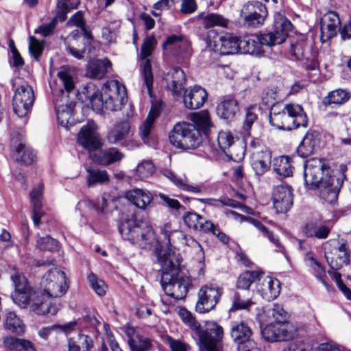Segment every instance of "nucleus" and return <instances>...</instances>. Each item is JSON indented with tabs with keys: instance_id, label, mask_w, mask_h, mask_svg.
<instances>
[{
	"instance_id": "nucleus-1",
	"label": "nucleus",
	"mask_w": 351,
	"mask_h": 351,
	"mask_svg": "<svg viewBox=\"0 0 351 351\" xmlns=\"http://www.w3.org/2000/svg\"><path fill=\"white\" fill-rule=\"evenodd\" d=\"M347 167L340 165L339 175L332 173L330 167L320 158H311L304 167V184L308 189H319L320 196L328 204H335L343 184Z\"/></svg>"
},
{
	"instance_id": "nucleus-2",
	"label": "nucleus",
	"mask_w": 351,
	"mask_h": 351,
	"mask_svg": "<svg viewBox=\"0 0 351 351\" xmlns=\"http://www.w3.org/2000/svg\"><path fill=\"white\" fill-rule=\"evenodd\" d=\"M191 121L177 123L169 132V141L174 147L183 150L195 149L202 143V135L208 137L213 125L208 111L193 113Z\"/></svg>"
},
{
	"instance_id": "nucleus-3",
	"label": "nucleus",
	"mask_w": 351,
	"mask_h": 351,
	"mask_svg": "<svg viewBox=\"0 0 351 351\" xmlns=\"http://www.w3.org/2000/svg\"><path fill=\"white\" fill-rule=\"evenodd\" d=\"M84 90L86 98L90 101L95 110L104 108L111 111L120 110L127 101L126 88L117 80L106 82L101 93L92 83L88 84Z\"/></svg>"
},
{
	"instance_id": "nucleus-4",
	"label": "nucleus",
	"mask_w": 351,
	"mask_h": 351,
	"mask_svg": "<svg viewBox=\"0 0 351 351\" xmlns=\"http://www.w3.org/2000/svg\"><path fill=\"white\" fill-rule=\"evenodd\" d=\"M98 127L93 120L83 125L77 135V142L90 153V157L96 163L108 166L121 161L123 154L115 147L101 149V142L97 131Z\"/></svg>"
},
{
	"instance_id": "nucleus-5",
	"label": "nucleus",
	"mask_w": 351,
	"mask_h": 351,
	"mask_svg": "<svg viewBox=\"0 0 351 351\" xmlns=\"http://www.w3.org/2000/svg\"><path fill=\"white\" fill-rule=\"evenodd\" d=\"M167 89L174 97L182 96L184 106L190 110L200 108L208 99L206 90L199 86L184 90L185 73L179 67L172 69L164 77Z\"/></svg>"
},
{
	"instance_id": "nucleus-6",
	"label": "nucleus",
	"mask_w": 351,
	"mask_h": 351,
	"mask_svg": "<svg viewBox=\"0 0 351 351\" xmlns=\"http://www.w3.org/2000/svg\"><path fill=\"white\" fill-rule=\"evenodd\" d=\"M291 21L286 17L278 15L274 21L273 32L257 36L256 40L250 38L241 39V53L261 56L264 53L263 46L271 47L284 43L288 32L292 29Z\"/></svg>"
},
{
	"instance_id": "nucleus-7",
	"label": "nucleus",
	"mask_w": 351,
	"mask_h": 351,
	"mask_svg": "<svg viewBox=\"0 0 351 351\" xmlns=\"http://www.w3.org/2000/svg\"><path fill=\"white\" fill-rule=\"evenodd\" d=\"M119 231L124 240L142 249L146 247L153 233L152 227L147 222L132 218L122 221L119 226Z\"/></svg>"
},
{
	"instance_id": "nucleus-8",
	"label": "nucleus",
	"mask_w": 351,
	"mask_h": 351,
	"mask_svg": "<svg viewBox=\"0 0 351 351\" xmlns=\"http://www.w3.org/2000/svg\"><path fill=\"white\" fill-rule=\"evenodd\" d=\"M20 78L11 80L12 88H15L12 99L14 112L19 117H25L31 110L35 96L32 88L27 83L19 84Z\"/></svg>"
},
{
	"instance_id": "nucleus-9",
	"label": "nucleus",
	"mask_w": 351,
	"mask_h": 351,
	"mask_svg": "<svg viewBox=\"0 0 351 351\" xmlns=\"http://www.w3.org/2000/svg\"><path fill=\"white\" fill-rule=\"evenodd\" d=\"M41 286L43 296L56 298L62 297L68 290L66 274L57 268H51L43 276Z\"/></svg>"
},
{
	"instance_id": "nucleus-10",
	"label": "nucleus",
	"mask_w": 351,
	"mask_h": 351,
	"mask_svg": "<svg viewBox=\"0 0 351 351\" xmlns=\"http://www.w3.org/2000/svg\"><path fill=\"white\" fill-rule=\"evenodd\" d=\"M197 335L204 351H222L223 327L215 322H206V329L199 330Z\"/></svg>"
},
{
	"instance_id": "nucleus-11",
	"label": "nucleus",
	"mask_w": 351,
	"mask_h": 351,
	"mask_svg": "<svg viewBox=\"0 0 351 351\" xmlns=\"http://www.w3.org/2000/svg\"><path fill=\"white\" fill-rule=\"evenodd\" d=\"M230 334L238 351H252L256 348L253 331L247 324L243 322H232Z\"/></svg>"
},
{
	"instance_id": "nucleus-12",
	"label": "nucleus",
	"mask_w": 351,
	"mask_h": 351,
	"mask_svg": "<svg viewBox=\"0 0 351 351\" xmlns=\"http://www.w3.org/2000/svg\"><path fill=\"white\" fill-rule=\"evenodd\" d=\"M156 44V40L154 36L150 35L146 36L142 44L140 54L141 59L144 60V62L141 68V75L147 93L150 97H152L153 95V73L151 62L147 58L152 53Z\"/></svg>"
},
{
	"instance_id": "nucleus-13",
	"label": "nucleus",
	"mask_w": 351,
	"mask_h": 351,
	"mask_svg": "<svg viewBox=\"0 0 351 351\" xmlns=\"http://www.w3.org/2000/svg\"><path fill=\"white\" fill-rule=\"evenodd\" d=\"M267 15L266 5L257 1H248L241 11L244 25L247 27L257 28L262 26Z\"/></svg>"
},
{
	"instance_id": "nucleus-14",
	"label": "nucleus",
	"mask_w": 351,
	"mask_h": 351,
	"mask_svg": "<svg viewBox=\"0 0 351 351\" xmlns=\"http://www.w3.org/2000/svg\"><path fill=\"white\" fill-rule=\"evenodd\" d=\"M161 284L166 295L180 300L186 296L191 280L188 276L180 274L168 277L167 280L161 279Z\"/></svg>"
},
{
	"instance_id": "nucleus-15",
	"label": "nucleus",
	"mask_w": 351,
	"mask_h": 351,
	"mask_svg": "<svg viewBox=\"0 0 351 351\" xmlns=\"http://www.w3.org/2000/svg\"><path fill=\"white\" fill-rule=\"evenodd\" d=\"M12 157L17 162L25 165H31L36 158V154L26 145L25 140L19 133H13L11 138Z\"/></svg>"
},
{
	"instance_id": "nucleus-16",
	"label": "nucleus",
	"mask_w": 351,
	"mask_h": 351,
	"mask_svg": "<svg viewBox=\"0 0 351 351\" xmlns=\"http://www.w3.org/2000/svg\"><path fill=\"white\" fill-rule=\"evenodd\" d=\"M219 288L204 286L198 291V300L195 311L199 313H206L215 308L221 296Z\"/></svg>"
},
{
	"instance_id": "nucleus-17",
	"label": "nucleus",
	"mask_w": 351,
	"mask_h": 351,
	"mask_svg": "<svg viewBox=\"0 0 351 351\" xmlns=\"http://www.w3.org/2000/svg\"><path fill=\"white\" fill-rule=\"evenodd\" d=\"M341 20L338 14L329 11L324 14L320 21V40L326 43L334 38L339 31Z\"/></svg>"
},
{
	"instance_id": "nucleus-18",
	"label": "nucleus",
	"mask_w": 351,
	"mask_h": 351,
	"mask_svg": "<svg viewBox=\"0 0 351 351\" xmlns=\"http://www.w3.org/2000/svg\"><path fill=\"white\" fill-rule=\"evenodd\" d=\"M11 280L14 287V291L12 293L14 302L19 305L27 304L31 300L32 290L28 285L26 278L16 272L11 276Z\"/></svg>"
},
{
	"instance_id": "nucleus-19",
	"label": "nucleus",
	"mask_w": 351,
	"mask_h": 351,
	"mask_svg": "<svg viewBox=\"0 0 351 351\" xmlns=\"http://www.w3.org/2000/svg\"><path fill=\"white\" fill-rule=\"evenodd\" d=\"M274 208L278 213H285L293 204V194L289 186L278 185L274 188L272 194Z\"/></svg>"
},
{
	"instance_id": "nucleus-20",
	"label": "nucleus",
	"mask_w": 351,
	"mask_h": 351,
	"mask_svg": "<svg viewBox=\"0 0 351 351\" xmlns=\"http://www.w3.org/2000/svg\"><path fill=\"white\" fill-rule=\"evenodd\" d=\"M240 110L239 103L232 95L222 97L217 104L216 112L217 115L226 120H232Z\"/></svg>"
},
{
	"instance_id": "nucleus-21",
	"label": "nucleus",
	"mask_w": 351,
	"mask_h": 351,
	"mask_svg": "<svg viewBox=\"0 0 351 351\" xmlns=\"http://www.w3.org/2000/svg\"><path fill=\"white\" fill-rule=\"evenodd\" d=\"M334 250V253L332 252H326L325 257L331 269L338 270L344 265L349 263L350 251L346 242L341 243Z\"/></svg>"
},
{
	"instance_id": "nucleus-22",
	"label": "nucleus",
	"mask_w": 351,
	"mask_h": 351,
	"mask_svg": "<svg viewBox=\"0 0 351 351\" xmlns=\"http://www.w3.org/2000/svg\"><path fill=\"white\" fill-rule=\"evenodd\" d=\"M285 109L289 119L291 130L307 127L308 117L301 105L290 103L285 105Z\"/></svg>"
},
{
	"instance_id": "nucleus-23",
	"label": "nucleus",
	"mask_w": 351,
	"mask_h": 351,
	"mask_svg": "<svg viewBox=\"0 0 351 351\" xmlns=\"http://www.w3.org/2000/svg\"><path fill=\"white\" fill-rule=\"evenodd\" d=\"M319 147V134L315 131H308L297 149L301 158H307L314 154Z\"/></svg>"
},
{
	"instance_id": "nucleus-24",
	"label": "nucleus",
	"mask_w": 351,
	"mask_h": 351,
	"mask_svg": "<svg viewBox=\"0 0 351 351\" xmlns=\"http://www.w3.org/2000/svg\"><path fill=\"white\" fill-rule=\"evenodd\" d=\"M131 123L128 120L117 122L107 134V140L111 144H122L130 136Z\"/></svg>"
},
{
	"instance_id": "nucleus-25",
	"label": "nucleus",
	"mask_w": 351,
	"mask_h": 351,
	"mask_svg": "<svg viewBox=\"0 0 351 351\" xmlns=\"http://www.w3.org/2000/svg\"><path fill=\"white\" fill-rule=\"evenodd\" d=\"M257 290L264 300H274L280 293V283L276 278L266 276L258 285Z\"/></svg>"
},
{
	"instance_id": "nucleus-26",
	"label": "nucleus",
	"mask_w": 351,
	"mask_h": 351,
	"mask_svg": "<svg viewBox=\"0 0 351 351\" xmlns=\"http://www.w3.org/2000/svg\"><path fill=\"white\" fill-rule=\"evenodd\" d=\"M162 102H156L152 104L150 111L139 128L140 136L145 143H149L151 131L156 119L160 115Z\"/></svg>"
},
{
	"instance_id": "nucleus-27",
	"label": "nucleus",
	"mask_w": 351,
	"mask_h": 351,
	"mask_svg": "<svg viewBox=\"0 0 351 351\" xmlns=\"http://www.w3.org/2000/svg\"><path fill=\"white\" fill-rule=\"evenodd\" d=\"M283 108L279 104H274L270 109L269 121L271 125L282 130H291L289 119Z\"/></svg>"
},
{
	"instance_id": "nucleus-28",
	"label": "nucleus",
	"mask_w": 351,
	"mask_h": 351,
	"mask_svg": "<svg viewBox=\"0 0 351 351\" xmlns=\"http://www.w3.org/2000/svg\"><path fill=\"white\" fill-rule=\"evenodd\" d=\"M184 224L190 229L206 232L213 227V222L195 212H188L183 216Z\"/></svg>"
},
{
	"instance_id": "nucleus-29",
	"label": "nucleus",
	"mask_w": 351,
	"mask_h": 351,
	"mask_svg": "<svg viewBox=\"0 0 351 351\" xmlns=\"http://www.w3.org/2000/svg\"><path fill=\"white\" fill-rule=\"evenodd\" d=\"M158 261L162 269V279L180 275V263L174 254H165L158 258Z\"/></svg>"
},
{
	"instance_id": "nucleus-30",
	"label": "nucleus",
	"mask_w": 351,
	"mask_h": 351,
	"mask_svg": "<svg viewBox=\"0 0 351 351\" xmlns=\"http://www.w3.org/2000/svg\"><path fill=\"white\" fill-rule=\"evenodd\" d=\"M271 159V152L267 149L253 153L251 165L256 175L262 176L269 169Z\"/></svg>"
},
{
	"instance_id": "nucleus-31",
	"label": "nucleus",
	"mask_w": 351,
	"mask_h": 351,
	"mask_svg": "<svg viewBox=\"0 0 351 351\" xmlns=\"http://www.w3.org/2000/svg\"><path fill=\"white\" fill-rule=\"evenodd\" d=\"M112 64L107 58L92 60L87 65L86 76L90 78L100 80L110 72Z\"/></svg>"
},
{
	"instance_id": "nucleus-32",
	"label": "nucleus",
	"mask_w": 351,
	"mask_h": 351,
	"mask_svg": "<svg viewBox=\"0 0 351 351\" xmlns=\"http://www.w3.org/2000/svg\"><path fill=\"white\" fill-rule=\"evenodd\" d=\"M331 228L320 221H311L303 228V233L307 237L325 239L330 232Z\"/></svg>"
},
{
	"instance_id": "nucleus-33",
	"label": "nucleus",
	"mask_w": 351,
	"mask_h": 351,
	"mask_svg": "<svg viewBox=\"0 0 351 351\" xmlns=\"http://www.w3.org/2000/svg\"><path fill=\"white\" fill-rule=\"evenodd\" d=\"M199 201L202 203L215 207L230 206L234 208H239L247 214H252V209L251 208L239 202L235 199L227 197H223L221 199L202 198L199 199Z\"/></svg>"
},
{
	"instance_id": "nucleus-34",
	"label": "nucleus",
	"mask_w": 351,
	"mask_h": 351,
	"mask_svg": "<svg viewBox=\"0 0 351 351\" xmlns=\"http://www.w3.org/2000/svg\"><path fill=\"white\" fill-rule=\"evenodd\" d=\"M241 38L232 34L221 36L217 44L219 46V51L222 55L240 53Z\"/></svg>"
},
{
	"instance_id": "nucleus-35",
	"label": "nucleus",
	"mask_w": 351,
	"mask_h": 351,
	"mask_svg": "<svg viewBox=\"0 0 351 351\" xmlns=\"http://www.w3.org/2000/svg\"><path fill=\"white\" fill-rule=\"evenodd\" d=\"M125 195L132 204L141 209H145L153 199L149 191L138 188L128 191Z\"/></svg>"
},
{
	"instance_id": "nucleus-36",
	"label": "nucleus",
	"mask_w": 351,
	"mask_h": 351,
	"mask_svg": "<svg viewBox=\"0 0 351 351\" xmlns=\"http://www.w3.org/2000/svg\"><path fill=\"white\" fill-rule=\"evenodd\" d=\"M93 345V338L82 332L68 340L69 351H90Z\"/></svg>"
},
{
	"instance_id": "nucleus-37",
	"label": "nucleus",
	"mask_w": 351,
	"mask_h": 351,
	"mask_svg": "<svg viewBox=\"0 0 351 351\" xmlns=\"http://www.w3.org/2000/svg\"><path fill=\"white\" fill-rule=\"evenodd\" d=\"M43 191V184H40L38 188L34 189L30 193V198L32 204V220L35 226L40 223V220L44 213L42 210L41 197Z\"/></svg>"
},
{
	"instance_id": "nucleus-38",
	"label": "nucleus",
	"mask_w": 351,
	"mask_h": 351,
	"mask_svg": "<svg viewBox=\"0 0 351 351\" xmlns=\"http://www.w3.org/2000/svg\"><path fill=\"white\" fill-rule=\"evenodd\" d=\"M350 98V94L346 90L337 89L330 92L324 97L322 104L326 108L328 107L340 106Z\"/></svg>"
},
{
	"instance_id": "nucleus-39",
	"label": "nucleus",
	"mask_w": 351,
	"mask_h": 351,
	"mask_svg": "<svg viewBox=\"0 0 351 351\" xmlns=\"http://www.w3.org/2000/svg\"><path fill=\"white\" fill-rule=\"evenodd\" d=\"M263 272L258 270L245 271L241 273L237 280L236 287L239 289L247 291L249 294V289L253 282L261 280Z\"/></svg>"
},
{
	"instance_id": "nucleus-40",
	"label": "nucleus",
	"mask_w": 351,
	"mask_h": 351,
	"mask_svg": "<svg viewBox=\"0 0 351 351\" xmlns=\"http://www.w3.org/2000/svg\"><path fill=\"white\" fill-rule=\"evenodd\" d=\"M86 184L88 187H94L108 183L109 175L106 170L94 168H86Z\"/></svg>"
},
{
	"instance_id": "nucleus-41",
	"label": "nucleus",
	"mask_w": 351,
	"mask_h": 351,
	"mask_svg": "<svg viewBox=\"0 0 351 351\" xmlns=\"http://www.w3.org/2000/svg\"><path fill=\"white\" fill-rule=\"evenodd\" d=\"M217 143L219 148L228 156L233 157L235 148L234 137L230 132L221 131L218 133Z\"/></svg>"
},
{
	"instance_id": "nucleus-42",
	"label": "nucleus",
	"mask_w": 351,
	"mask_h": 351,
	"mask_svg": "<svg viewBox=\"0 0 351 351\" xmlns=\"http://www.w3.org/2000/svg\"><path fill=\"white\" fill-rule=\"evenodd\" d=\"M75 106V104L71 101L69 104L60 105L56 107L57 119L60 125L65 128H69L73 124L71 119Z\"/></svg>"
},
{
	"instance_id": "nucleus-43",
	"label": "nucleus",
	"mask_w": 351,
	"mask_h": 351,
	"mask_svg": "<svg viewBox=\"0 0 351 351\" xmlns=\"http://www.w3.org/2000/svg\"><path fill=\"white\" fill-rule=\"evenodd\" d=\"M274 171L279 176L286 178L292 175L293 167L291 158L287 156H282L274 158L273 162Z\"/></svg>"
},
{
	"instance_id": "nucleus-44",
	"label": "nucleus",
	"mask_w": 351,
	"mask_h": 351,
	"mask_svg": "<svg viewBox=\"0 0 351 351\" xmlns=\"http://www.w3.org/2000/svg\"><path fill=\"white\" fill-rule=\"evenodd\" d=\"M4 346L15 351H36L33 343L23 339L7 337L3 340Z\"/></svg>"
},
{
	"instance_id": "nucleus-45",
	"label": "nucleus",
	"mask_w": 351,
	"mask_h": 351,
	"mask_svg": "<svg viewBox=\"0 0 351 351\" xmlns=\"http://www.w3.org/2000/svg\"><path fill=\"white\" fill-rule=\"evenodd\" d=\"M57 75L59 82L64 88V89H60L61 93H63L64 90L68 94H69L75 90V83L71 71L69 69L65 67H62L58 72Z\"/></svg>"
},
{
	"instance_id": "nucleus-46",
	"label": "nucleus",
	"mask_w": 351,
	"mask_h": 351,
	"mask_svg": "<svg viewBox=\"0 0 351 351\" xmlns=\"http://www.w3.org/2000/svg\"><path fill=\"white\" fill-rule=\"evenodd\" d=\"M128 343L131 351H149L152 346V343L149 338L140 335L129 337Z\"/></svg>"
},
{
	"instance_id": "nucleus-47",
	"label": "nucleus",
	"mask_w": 351,
	"mask_h": 351,
	"mask_svg": "<svg viewBox=\"0 0 351 351\" xmlns=\"http://www.w3.org/2000/svg\"><path fill=\"white\" fill-rule=\"evenodd\" d=\"M305 261L308 267H310L315 276L323 283L326 287H328V285L325 281L324 277L325 275V269L324 267L317 261L312 253L308 252L305 256Z\"/></svg>"
},
{
	"instance_id": "nucleus-48",
	"label": "nucleus",
	"mask_w": 351,
	"mask_h": 351,
	"mask_svg": "<svg viewBox=\"0 0 351 351\" xmlns=\"http://www.w3.org/2000/svg\"><path fill=\"white\" fill-rule=\"evenodd\" d=\"M5 328L16 335H22L25 331V326L14 312H9L6 315Z\"/></svg>"
},
{
	"instance_id": "nucleus-49",
	"label": "nucleus",
	"mask_w": 351,
	"mask_h": 351,
	"mask_svg": "<svg viewBox=\"0 0 351 351\" xmlns=\"http://www.w3.org/2000/svg\"><path fill=\"white\" fill-rule=\"evenodd\" d=\"M231 311L247 309L253 304L251 298L245 296L239 291H235L232 298Z\"/></svg>"
},
{
	"instance_id": "nucleus-50",
	"label": "nucleus",
	"mask_w": 351,
	"mask_h": 351,
	"mask_svg": "<svg viewBox=\"0 0 351 351\" xmlns=\"http://www.w3.org/2000/svg\"><path fill=\"white\" fill-rule=\"evenodd\" d=\"M199 18L203 19V23L206 27L214 26L226 27L228 24L227 20L218 14L211 13L204 16V13L198 15Z\"/></svg>"
},
{
	"instance_id": "nucleus-51",
	"label": "nucleus",
	"mask_w": 351,
	"mask_h": 351,
	"mask_svg": "<svg viewBox=\"0 0 351 351\" xmlns=\"http://www.w3.org/2000/svg\"><path fill=\"white\" fill-rule=\"evenodd\" d=\"M166 176L172 181L173 183L175 184L180 189L194 193H199L202 191V189L200 186L197 185H193V184H189L184 180H182L180 178H178L173 172L171 171H167L166 173Z\"/></svg>"
},
{
	"instance_id": "nucleus-52",
	"label": "nucleus",
	"mask_w": 351,
	"mask_h": 351,
	"mask_svg": "<svg viewBox=\"0 0 351 351\" xmlns=\"http://www.w3.org/2000/svg\"><path fill=\"white\" fill-rule=\"evenodd\" d=\"M166 176L172 181L173 183L175 184L180 189L194 193H199L202 191V189L200 186L197 185H193V184H189L184 180H182L180 178H178L173 172L171 171H167L166 173Z\"/></svg>"
},
{
	"instance_id": "nucleus-53",
	"label": "nucleus",
	"mask_w": 351,
	"mask_h": 351,
	"mask_svg": "<svg viewBox=\"0 0 351 351\" xmlns=\"http://www.w3.org/2000/svg\"><path fill=\"white\" fill-rule=\"evenodd\" d=\"M278 333H280L278 336L279 341H289L295 337L296 331L294 327L289 322L278 323Z\"/></svg>"
},
{
	"instance_id": "nucleus-54",
	"label": "nucleus",
	"mask_w": 351,
	"mask_h": 351,
	"mask_svg": "<svg viewBox=\"0 0 351 351\" xmlns=\"http://www.w3.org/2000/svg\"><path fill=\"white\" fill-rule=\"evenodd\" d=\"M88 280L91 288L98 295H106L108 287L104 280L99 279L94 273H90L88 276Z\"/></svg>"
},
{
	"instance_id": "nucleus-55",
	"label": "nucleus",
	"mask_w": 351,
	"mask_h": 351,
	"mask_svg": "<svg viewBox=\"0 0 351 351\" xmlns=\"http://www.w3.org/2000/svg\"><path fill=\"white\" fill-rule=\"evenodd\" d=\"M37 247L44 251H58L59 249V242L50 236H46L40 237L37 240Z\"/></svg>"
},
{
	"instance_id": "nucleus-56",
	"label": "nucleus",
	"mask_w": 351,
	"mask_h": 351,
	"mask_svg": "<svg viewBox=\"0 0 351 351\" xmlns=\"http://www.w3.org/2000/svg\"><path fill=\"white\" fill-rule=\"evenodd\" d=\"M179 316L182 322L189 326L197 335L201 328L200 324L196 321L191 312L186 308H181L179 311Z\"/></svg>"
},
{
	"instance_id": "nucleus-57",
	"label": "nucleus",
	"mask_w": 351,
	"mask_h": 351,
	"mask_svg": "<svg viewBox=\"0 0 351 351\" xmlns=\"http://www.w3.org/2000/svg\"><path fill=\"white\" fill-rule=\"evenodd\" d=\"M278 323H271L267 324L261 330L262 337L267 341H278Z\"/></svg>"
},
{
	"instance_id": "nucleus-58",
	"label": "nucleus",
	"mask_w": 351,
	"mask_h": 351,
	"mask_svg": "<svg viewBox=\"0 0 351 351\" xmlns=\"http://www.w3.org/2000/svg\"><path fill=\"white\" fill-rule=\"evenodd\" d=\"M33 310L37 314L39 315H45L47 313H51L52 315H55L56 313V308L51 306L50 302L47 300H40L38 302H35L32 304Z\"/></svg>"
},
{
	"instance_id": "nucleus-59",
	"label": "nucleus",
	"mask_w": 351,
	"mask_h": 351,
	"mask_svg": "<svg viewBox=\"0 0 351 351\" xmlns=\"http://www.w3.org/2000/svg\"><path fill=\"white\" fill-rule=\"evenodd\" d=\"M256 110V107L255 106H250L245 109L243 128L246 132H248L252 128V125L258 118Z\"/></svg>"
},
{
	"instance_id": "nucleus-60",
	"label": "nucleus",
	"mask_w": 351,
	"mask_h": 351,
	"mask_svg": "<svg viewBox=\"0 0 351 351\" xmlns=\"http://www.w3.org/2000/svg\"><path fill=\"white\" fill-rule=\"evenodd\" d=\"M181 45L189 46L188 40L182 35L172 34L168 36L163 43V48L167 49L168 47H180Z\"/></svg>"
},
{
	"instance_id": "nucleus-61",
	"label": "nucleus",
	"mask_w": 351,
	"mask_h": 351,
	"mask_svg": "<svg viewBox=\"0 0 351 351\" xmlns=\"http://www.w3.org/2000/svg\"><path fill=\"white\" fill-rule=\"evenodd\" d=\"M44 49L43 43L37 40L34 36L29 37V50L32 56L38 60Z\"/></svg>"
},
{
	"instance_id": "nucleus-62",
	"label": "nucleus",
	"mask_w": 351,
	"mask_h": 351,
	"mask_svg": "<svg viewBox=\"0 0 351 351\" xmlns=\"http://www.w3.org/2000/svg\"><path fill=\"white\" fill-rule=\"evenodd\" d=\"M154 172V166L150 161H144L136 167V173L141 179L148 178Z\"/></svg>"
},
{
	"instance_id": "nucleus-63",
	"label": "nucleus",
	"mask_w": 351,
	"mask_h": 351,
	"mask_svg": "<svg viewBox=\"0 0 351 351\" xmlns=\"http://www.w3.org/2000/svg\"><path fill=\"white\" fill-rule=\"evenodd\" d=\"M79 3L80 0H58L57 8L64 19L67 12L72 9L77 8Z\"/></svg>"
},
{
	"instance_id": "nucleus-64",
	"label": "nucleus",
	"mask_w": 351,
	"mask_h": 351,
	"mask_svg": "<svg viewBox=\"0 0 351 351\" xmlns=\"http://www.w3.org/2000/svg\"><path fill=\"white\" fill-rule=\"evenodd\" d=\"M268 314L271 315L275 319L276 321V323L286 322L287 313L280 304H274L273 307L268 310Z\"/></svg>"
}]
</instances>
